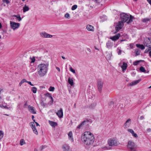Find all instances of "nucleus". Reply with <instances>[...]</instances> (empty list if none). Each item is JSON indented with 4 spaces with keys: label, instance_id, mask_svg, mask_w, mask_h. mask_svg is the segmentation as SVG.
<instances>
[{
    "label": "nucleus",
    "instance_id": "obj_55",
    "mask_svg": "<svg viewBox=\"0 0 151 151\" xmlns=\"http://www.w3.org/2000/svg\"><path fill=\"white\" fill-rule=\"evenodd\" d=\"M140 119L141 120H143L144 119V117L143 116H141L140 117Z\"/></svg>",
    "mask_w": 151,
    "mask_h": 151
},
{
    "label": "nucleus",
    "instance_id": "obj_46",
    "mask_svg": "<svg viewBox=\"0 0 151 151\" xmlns=\"http://www.w3.org/2000/svg\"><path fill=\"white\" fill-rule=\"evenodd\" d=\"M40 103V104L41 105L44 106H45L46 104L44 103V102L43 101H41Z\"/></svg>",
    "mask_w": 151,
    "mask_h": 151
},
{
    "label": "nucleus",
    "instance_id": "obj_3",
    "mask_svg": "<svg viewBox=\"0 0 151 151\" xmlns=\"http://www.w3.org/2000/svg\"><path fill=\"white\" fill-rule=\"evenodd\" d=\"M118 142L114 138H111L108 139V143L110 146H116L117 145Z\"/></svg>",
    "mask_w": 151,
    "mask_h": 151
},
{
    "label": "nucleus",
    "instance_id": "obj_20",
    "mask_svg": "<svg viewBox=\"0 0 151 151\" xmlns=\"http://www.w3.org/2000/svg\"><path fill=\"white\" fill-rule=\"evenodd\" d=\"M128 131L131 133L132 136L134 137L137 138L138 137V136L137 134L134 132V131L132 129H128Z\"/></svg>",
    "mask_w": 151,
    "mask_h": 151
},
{
    "label": "nucleus",
    "instance_id": "obj_34",
    "mask_svg": "<svg viewBox=\"0 0 151 151\" xmlns=\"http://www.w3.org/2000/svg\"><path fill=\"white\" fill-rule=\"evenodd\" d=\"M140 50L139 49H136L135 50L136 56L139 55H140Z\"/></svg>",
    "mask_w": 151,
    "mask_h": 151
},
{
    "label": "nucleus",
    "instance_id": "obj_23",
    "mask_svg": "<svg viewBox=\"0 0 151 151\" xmlns=\"http://www.w3.org/2000/svg\"><path fill=\"white\" fill-rule=\"evenodd\" d=\"M40 35L42 37L48 38V34L45 32L41 33H40Z\"/></svg>",
    "mask_w": 151,
    "mask_h": 151
},
{
    "label": "nucleus",
    "instance_id": "obj_38",
    "mask_svg": "<svg viewBox=\"0 0 151 151\" xmlns=\"http://www.w3.org/2000/svg\"><path fill=\"white\" fill-rule=\"evenodd\" d=\"M4 136V134L3 132L0 130V140L3 138Z\"/></svg>",
    "mask_w": 151,
    "mask_h": 151
},
{
    "label": "nucleus",
    "instance_id": "obj_25",
    "mask_svg": "<svg viewBox=\"0 0 151 151\" xmlns=\"http://www.w3.org/2000/svg\"><path fill=\"white\" fill-rule=\"evenodd\" d=\"M136 46L137 47L139 48L141 50H143L145 48L144 46L142 45L137 44Z\"/></svg>",
    "mask_w": 151,
    "mask_h": 151
},
{
    "label": "nucleus",
    "instance_id": "obj_17",
    "mask_svg": "<svg viewBox=\"0 0 151 151\" xmlns=\"http://www.w3.org/2000/svg\"><path fill=\"white\" fill-rule=\"evenodd\" d=\"M69 139L72 142H73V133L72 131H70L68 134Z\"/></svg>",
    "mask_w": 151,
    "mask_h": 151
},
{
    "label": "nucleus",
    "instance_id": "obj_24",
    "mask_svg": "<svg viewBox=\"0 0 151 151\" xmlns=\"http://www.w3.org/2000/svg\"><path fill=\"white\" fill-rule=\"evenodd\" d=\"M68 83L71 86H73L74 85L73 81L72 78H69L68 79Z\"/></svg>",
    "mask_w": 151,
    "mask_h": 151
},
{
    "label": "nucleus",
    "instance_id": "obj_22",
    "mask_svg": "<svg viewBox=\"0 0 151 151\" xmlns=\"http://www.w3.org/2000/svg\"><path fill=\"white\" fill-rule=\"evenodd\" d=\"M141 81V79H139L138 80L133 81V82H131L130 83V86H134L135 85L137 84V83H139V82Z\"/></svg>",
    "mask_w": 151,
    "mask_h": 151
},
{
    "label": "nucleus",
    "instance_id": "obj_37",
    "mask_svg": "<svg viewBox=\"0 0 151 151\" xmlns=\"http://www.w3.org/2000/svg\"><path fill=\"white\" fill-rule=\"evenodd\" d=\"M77 6L76 5H74L71 8V10H74L77 9Z\"/></svg>",
    "mask_w": 151,
    "mask_h": 151
},
{
    "label": "nucleus",
    "instance_id": "obj_15",
    "mask_svg": "<svg viewBox=\"0 0 151 151\" xmlns=\"http://www.w3.org/2000/svg\"><path fill=\"white\" fill-rule=\"evenodd\" d=\"M57 115L59 118H62L63 115V109L62 108H60L59 110L56 113Z\"/></svg>",
    "mask_w": 151,
    "mask_h": 151
},
{
    "label": "nucleus",
    "instance_id": "obj_21",
    "mask_svg": "<svg viewBox=\"0 0 151 151\" xmlns=\"http://www.w3.org/2000/svg\"><path fill=\"white\" fill-rule=\"evenodd\" d=\"M49 124L52 127H55L57 126L58 125L57 123L54 122H53L51 121H49Z\"/></svg>",
    "mask_w": 151,
    "mask_h": 151
},
{
    "label": "nucleus",
    "instance_id": "obj_50",
    "mask_svg": "<svg viewBox=\"0 0 151 151\" xmlns=\"http://www.w3.org/2000/svg\"><path fill=\"white\" fill-rule=\"evenodd\" d=\"M27 83L31 86H34V85L32 84L30 81H27Z\"/></svg>",
    "mask_w": 151,
    "mask_h": 151
},
{
    "label": "nucleus",
    "instance_id": "obj_43",
    "mask_svg": "<svg viewBox=\"0 0 151 151\" xmlns=\"http://www.w3.org/2000/svg\"><path fill=\"white\" fill-rule=\"evenodd\" d=\"M140 62L139 61H137L133 62V64L134 65H138L139 63Z\"/></svg>",
    "mask_w": 151,
    "mask_h": 151
},
{
    "label": "nucleus",
    "instance_id": "obj_31",
    "mask_svg": "<svg viewBox=\"0 0 151 151\" xmlns=\"http://www.w3.org/2000/svg\"><path fill=\"white\" fill-rule=\"evenodd\" d=\"M32 130H33V132L36 135H37L38 134V132L37 131V130L36 127L33 128L32 129Z\"/></svg>",
    "mask_w": 151,
    "mask_h": 151
},
{
    "label": "nucleus",
    "instance_id": "obj_12",
    "mask_svg": "<svg viewBox=\"0 0 151 151\" xmlns=\"http://www.w3.org/2000/svg\"><path fill=\"white\" fill-rule=\"evenodd\" d=\"M131 124V119H129L127 120L125 122V124L124 125V129H127L128 128Z\"/></svg>",
    "mask_w": 151,
    "mask_h": 151
},
{
    "label": "nucleus",
    "instance_id": "obj_4",
    "mask_svg": "<svg viewBox=\"0 0 151 151\" xmlns=\"http://www.w3.org/2000/svg\"><path fill=\"white\" fill-rule=\"evenodd\" d=\"M120 17L121 20V22L122 23L126 22L129 19V15L124 13L120 14Z\"/></svg>",
    "mask_w": 151,
    "mask_h": 151
},
{
    "label": "nucleus",
    "instance_id": "obj_59",
    "mask_svg": "<svg viewBox=\"0 0 151 151\" xmlns=\"http://www.w3.org/2000/svg\"><path fill=\"white\" fill-rule=\"evenodd\" d=\"M23 83L21 81L19 83V86H21L22 84Z\"/></svg>",
    "mask_w": 151,
    "mask_h": 151
},
{
    "label": "nucleus",
    "instance_id": "obj_60",
    "mask_svg": "<svg viewBox=\"0 0 151 151\" xmlns=\"http://www.w3.org/2000/svg\"><path fill=\"white\" fill-rule=\"evenodd\" d=\"M46 147L45 146H42V148L41 149V150H42V149H44L45 148V147Z\"/></svg>",
    "mask_w": 151,
    "mask_h": 151
},
{
    "label": "nucleus",
    "instance_id": "obj_16",
    "mask_svg": "<svg viewBox=\"0 0 151 151\" xmlns=\"http://www.w3.org/2000/svg\"><path fill=\"white\" fill-rule=\"evenodd\" d=\"M120 36V34L119 33H118L114 36L111 37L110 39L113 40L115 41L118 40Z\"/></svg>",
    "mask_w": 151,
    "mask_h": 151
},
{
    "label": "nucleus",
    "instance_id": "obj_36",
    "mask_svg": "<svg viewBox=\"0 0 151 151\" xmlns=\"http://www.w3.org/2000/svg\"><path fill=\"white\" fill-rule=\"evenodd\" d=\"M25 143V142L24 140L23 139H22L20 140V144L21 145H23Z\"/></svg>",
    "mask_w": 151,
    "mask_h": 151
},
{
    "label": "nucleus",
    "instance_id": "obj_39",
    "mask_svg": "<svg viewBox=\"0 0 151 151\" xmlns=\"http://www.w3.org/2000/svg\"><path fill=\"white\" fill-rule=\"evenodd\" d=\"M150 19L147 18H145L142 20V21L144 22H147L149 21H150Z\"/></svg>",
    "mask_w": 151,
    "mask_h": 151
},
{
    "label": "nucleus",
    "instance_id": "obj_10",
    "mask_svg": "<svg viewBox=\"0 0 151 151\" xmlns=\"http://www.w3.org/2000/svg\"><path fill=\"white\" fill-rule=\"evenodd\" d=\"M123 24V23L121 22V21H119L118 22V24L115 27V29L116 30V32H117L122 28Z\"/></svg>",
    "mask_w": 151,
    "mask_h": 151
},
{
    "label": "nucleus",
    "instance_id": "obj_29",
    "mask_svg": "<svg viewBox=\"0 0 151 151\" xmlns=\"http://www.w3.org/2000/svg\"><path fill=\"white\" fill-rule=\"evenodd\" d=\"M112 54L111 53H108L106 56V58L107 59L110 60L111 59Z\"/></svg>",
    "mask_w": 151,
    "mask_h": 151
},
{
    "label": "nucleus",
    "instance_id": "obj_5",
    "mask_svg": "<svg viewBox=\"0 0 151 151\" xmlns=\"http://www.w3.org/2000/svg\"><path fill=\"white\" fill-rule=\"evenodd\" d=\"M104 83V81L101 79H99L97 82V86L99 91L101 93Z\"/></svg>",
    "mask_w": 151,
    "mask_h": 151
},
{
    "label": "nucleus",
    "instance_id": "obj_41",
    "mask_svg": "<svg viewBox=\"0 0 151 151\" xmlns=\"http://www.w3.org/2000/svg\"><path fill=\"white\" fill-rule=\"evenodd\" d=\"M55 89V88L53 87L50 86L49 88V90L50 91H53Z\"/></svg>",
    "mask_w": 151,
    "mask_h": 151
},
{
    "label": "nucleus",
    "instance_id": "obj_54",
    "mask_svg": "<svg viewBox=\"0 0 151 151\" xmlns=\"http://www.w3.org/2000/svg\"><path fill=\"white\" fill-rule=\"evenodd\" d=\"M52 37V35L48 34V38H51Z\"/></svg>",
    "mask_w": 151,
    "mask_h": 151
},
{
    "label": "nucleus",
    "instance_id": "obj_58",
    "mask_svg": "<svg viewBox=\"0 0 151 151\" xmlns=\"http://www.w3.org/2000/svg\"><path fill=\"white\" fill-rule=\"evenodd\" d=\"M35 124H36V125L37 126H40V125L37 122H35Z\"/></svg>",
    "mask_w": 151,
    "mask_h": 151
},
{
    "label": "nucleus",
    "instance_id": "obj_33",
    "mask_svg": "<svg viewBox=\"0 0 151 151\" xmlns=\"http://www.w3.org/2000/svg\"><path fill=\"white\" fill-rule=\"evenodd\" d=\"M37 88L36 87H34L32 88V91L34 93H36L37 92Z\"/></svg>",
    "mask_w": 151,
    "mask_h": 151
},
{
    "label": "nucleus",
    "instance_id": "obj_28",
    "mask_svg": "<svg viewBox=\"0 0 151 151\" xmlns=\"http://www.w3.org/2000/svg\"><path fill=\"white\" fill-rule=\"evenodd\" d=\"M46 95L51 99L50 101L52 102L53 101V98L51 96V94L49 93H47Z\"/></svg>",
    "mask_w": 151,
    "mask_h": 151
},
{
    "label": "nucleus",
    "instance_id": "obj_49",
    "mask_svg": "<svg viewBox=\"0 0 151 151\" xmlns=\"http://www.w3.org/2000/svg\"><path fill=\"white\" fill-rule=\"evenodd\" d=\"M21 81L23 83H24V82L27 83V81L25 79H23Z\"/></svg>",
    "mask_w": 151,
    "mask_h": 151
},
{
    "label": "nucleus",
    "instance_id": "obj_6",
    "mask_svg": "<svg viewBox=\"0 0 151 151\" xmlns=\"http://www.w3.org/2000/svg\"><path fill=\"white\" fill-rule=\"evenodd\" d=\"M128 148L131 151H135L136 147L134 143L132 141H129L127 145Z\"/></svg>",
    "mask_w": 151,
    "mask_h": 151
},
{
    "label": "nucleus",
    "instance_id": "obj_14",
    "mask_svg": "<svg viewBox=\"0 0 151 151\" xmlns=\"http://www.w3.org/2000/svg\"><path fill=\"white\" fill-rule=\"evenodd\" d=\"M28 109L29 111L31 113L33 114H36V113L34 107L30 105L28 106Z\"/></svg>",
    "mask_w": 151,
    "mask_h": 151
},
{
    "label": "nucleus",
    "instance_id": "obj_61",
    "mask_svg": "<svg viewBox=\"0 0 151 151\" xmlns=\"http://www.w3.org/2000/svg\"><path fill=\"white\" fill-rule=\"evenodd\" d=\"M149 50L148 49V50L146 49V50L145 51V52L147 53Z\"/></svg>",
    "mask_w": 151,
    "mask_h": 151
},
{
    "label": "nucleus",
    "instance_id": "obj_2",
    "mask_svg": "<svg viewBox=\"0 0 151 151\" xmlns=\"http://www.w3.org/2000/svg\"><path fill=\"white\" fill-rule=\"evenodd\" d=\"M48 65L44 63L39 64L37 67L38 73L41 77H43L46 75L48 69Z\"/></svg>",
    "mask_w": 151,
    "mask_h": 151
},
{
    "label": "nucleus",
    "instance_id": "obj_19",
    "mask_svg": "<svg viewBox=\"0 0 151 151\" xmlns=\"http://www.w3.org/2000/svg\"><path fill=\"white\" fill-rule=\"evenodd\" d=\"M86 28L88 30L90 31H94V27L92 25L88 24L87 25Z\"/></svg>",
    "mask_w": 151,
    "mask_h": 151
},
{
    "label": "nucleus",
    "instance_id": "obj_40",
    "mask_svg": "<svg viewBox=\"0 0 151 151\" xmlns=\"http://www.w3.org/2000/svg\"><path fill=\"white\" fill-rule=\"evenodd\" d=\"M117 52L119 55L121 54L122 50L120 49L119 47H118L117 48Z\"/></svg>",
    "mask_w": 151,
    "mask_h": 151
},
{
    "label": "nucleus",
    "instance_id": "obj_62",
    "mask_svg": "<svg viewBox=\"0 0 151 151\" xmlns=\"http://www.w3.org/2000/svg\"><path fill=\"white\" fill-rule=\"evenodd\" d=\"M149 54L150 56L151 57V51H150L149 52Z\"/></svg>",
    "mask_w": 151,
    "mask_h": 151
},
{
    "label": "nucleus",
    "instance_id": "obj_7",
    "mask_svg": "<svg viewBox=\"0 0 151 151\" xmlns=\"http://www.w3.org/2000/svg\"><path fill=\"white\" fill-rule=\"evenodd\" d=\"M89 122V121L87 119L84 121L78 126L77 128L80 129L83 127H86L88 125Z\"/></svg>",
    "mask_w": 151,
    "mask_h": 151
},
{
    "label": "nucleus",
    "instance_id": "obj_1",
    "mask_svg": "<svg viewBox=\"0 0 151 151\" xmlns=\"http://www.w3.org/2000/svg\"><path fill=\"white\" fill-rule=\"evenodd\" d=\"M81 139L86 145H90L93 143L94 138L93 134L90 132H86L82 134Z\"/></svg>",
    "mask_w": 151,
    "mask_h": 151
},
{
    "label": "nucleus",
    "instance_id": "obj_27",
    "mask_svg": "<svg viewBox=\"0 0 151 151\" xmlns=\"http://www.w3.org/2000/svg\"><path fill=\"white\" fill-rule=\"evenodd\" d=\"M13 16L14 17H17V18L18 19L19 21H21L22 20V19L21 18L20 16L19 15H14Z\"/></svg>",
    "mask_w": 151,
    "mask_h": 151
},
{
    "label": "nucleus",
    "instance_id": "obj_9",
    "mask_svg": "<svg viewBox=\"0 0 151 151\" xmlns=\"http://www.w3.org/2000/svg\"><path fill=\"white\" fill-rule=\"evenodd\" d=\"M144 45L145 46L151 49V38H146L144 41Z\"/></svg>",
    "mask_w": 151,
    "mask_h": 151
},
{
    "label": "nucleus",
    "instance_id": "obj_57",
    "mask_svg": "<svg viewBox=\"0 0 151 151\" xmlns=\"http://www.w3.org/2000/svg\"><path fill=\"white\" fill-rule=\"evenodd\" d=\"M147 131L150 132L151 131V129L150 128H148L147 129Z\"/></svg>",
    "mask_w": 151,
    "mask_h": 151
},
{
    "label": "nucleus",
    "instance_id": "obj_18",
    "mask_svg": "<svg viewBox=\"0 0 151 151\" xmlns=\"http://www.w3.org/2000/svg\"><path fill=\"white\" fill-rule=\"evenodd\" d=\"M127 67V64L124 62L123 63V65L121 66V68H122V71L124 72V70H126Z\"/></svg>",
    "mask_w": 151,
    "mask_h": 151
},
{
    "label": "nucleus",
    "instance_id": "obj_26",
    "mask_svg": "<svg viewBox=\"0 0 151 151\" xmlns=\"http://www.w3.org/2000/svg\"><path fill=\"white\" fill-rule=\"evenodd\" d=\"M29 10V7L26 6L25 5L23 8V12H25L27 11H28Z\"/></svg>",
    "mask_w": 151,
    "mask_h": 151
},
{
    "label": "nucleus",
    "instance_id": "obj_32",
    "mask_svg": "<svg viewBox=\"0 0 151 151\" xmlns=\"http://www.w3.org/2000/svg\"><path fill=\"white\" fill-rule=\"evenodd\" d=\"M133 17L131 15H130L129 18V21L127 22V24H129L130 22H131L132 21Z\"/></svg>",
    "mask_w": 151,
    "mask_h": 151
},
{
    "label": "nucleus",
    "instance_id": "obj_11",
    "mask_svg": "<svg viewBox=\"0 0 151 151\" xmlns=\"http://www.w3.org/2000/svg\"><path fill=\"white\" fill-rule=\"evenodd\" d=\"M63 151H71L69 145L67 144H63L62 147Z\"/></svg>",
    "mask_w": 151,
    "mask_h": 151
},
{
    "label": "nucleus",
    "instance_id": "obj_56",
    "mask_svg": "<svg viewBox=\"0 0 151 151\" xmlns=\"http://www.w3.org/2000/svg\"><path fill=\"white\" fill-rule=\"evenodd\" d=\"M148 2L151 5V0H147Z\"/></svg>",
    "mask_w": 151,
    "mask_h": 151
},
{
    "label": "nucleus",
    "instance_id": "obj_13",
    "mask_svg": "<svg viewBox=\"0 0 151 151\" xmlns=\"http://www.w3.org/2000/svg\"><path fill=\"white\" fill-rule=\"evenodd\" d=\"M113 45V42L111 40H109L106 43V47L109 49H111Z\"/></svg>",
    "mask_w": 151,
    "mask_h": 151
},
{
    "label": "nucleus",
    "instance_id": "obj_35",
    "mask_svg": "<svg viewBox=\"0 0 151 151\" xmlns=\"http://www.w3.org/2000/svg\"><path fill=\"white\" fill-rule=\"evenodd\" d=\"M29 125L32 127V129L33 128L35 127V123L33 122H31L30 123Z\"/></svg>",
    "mask_w": 151,
    "mask_h": 151
},
{
    "label": "nucleus",
    "instance_id": "obj_48",
    "mask_svg": "<svg viewBox=\"0 0 151 151\" xmlns=\"http://www.w3.org/2000/svg\"><path fill=\"white\" fill-rule=\"evenodd\" d=\"M24 108H26V107L27 106V101H24Z\"/></svg>",
    "mask_w": 151,
    "mask_h": 151
},
{
    "label": "nucleus",
    "instance_id": "obj_45",
    "mask_svg": "<svg viewBox=\"0 0 151 151\" xmlns=\"http://www.w3.org/2000/svg\"><path fill=\"white\" fill-rule=\"evenodd\" d=\"M65 17L66 18H69L70 17V15L68 13H66L65 14Z\"/></svg>",
    "mask_w": 151,
    "mask_h": 151
},
{
    "label": "nucleus",
    "instance_id": "obj_51",
    "mask_svg": "<svg viewBox=\"0 0 151 151\" xmlns=\"http://www.w3.org/2000/svg\"><path fill=\"white\" fill-rule=\"evenodd\" d=\"M31 63H34L35 61V59L34 57L31 58Z\"/></svg>",
    "mask_w": 151,
    "mask_h": 151
},
{
    "label": "nucleus",
    "instance_id": "obj_44",
    "mask_svg": "<svg viewBox=\"0 0 151 151\" xmlns=\"http://www.w3.org/2000/svg\"><path fill=\"white\" fill-rule=\"evenodd\" d=\"M96 106V104H94V103H93L92 104H91L90 106V108H93V107H94Z\"/></svg>",
    "mask_w": 151,
    "mask_h": 151
},
{
    "label": "nucleus",
    "instance_id": "obj_64",
    "mask_svg": "<svg viewBox=\"0 0 151 151\" xmlns=\"http://www.w3.org/2000/svg\"><path fill=\"white\" fill-rule=\"evenodd\" d=\"M34 151H38V150L36 149L35 148L34 150Z\"/></svg>",
    "mask_w": 151,
    "mask_h": 151
},
{
    "label": "nucleus",
    "instance_id": "obj_47",
    "mask_svg": "<svg viewBox=\"0 0 151 151\" xmlns=\"http://www.w3.org/2000/svg\"><path fill=\"white\" fill-rule=\"evenodd\" d=\"M4 2L6 3L7 4L10 3L9 1L8 0H3Z\"/></svg>",
    "mask_w": 151,
    "mask_h": 151
},
{
    "label": "nucleus",
    "instance_id": "obj_63",
    "mask_svg": "<svg viewBox=\"0 0 151 151\" xmlns=\"http://www.w3.org/2000/svg\"><path fill=\"white\" fill-rule=\"evenodd\" d=\"M62 58L64 60H65L66 59L63 56H62Z\"/></svg>",
    "mask_w": 151,
    "mask_h": 151
},
{
    "label": "nucleus",
    "instance_id": "obj_8",
    "mask_svg": "<svg viewBox=\"0 0 151 151\" xmlns=\"http://www.w3.org/2000/svg\"><path fill=\"white\" fill-rule=\"evenodd\" d=\"M10 24L11 28L14 30L18 29L20 25L19 23H17L11 21H10Z\"/></svg>",
    "mask_w": 151,
    "mask_h": 151
},
{
    "label": "nucleus",
    "instance_id": "obj_42",
    "mask_svg": "<svg viewBox=\"0 0 151 151\" xmlns=\"http://www.w3.org/2000/svg\"><path fill=\"white\" fill-rule=\"evenodd\" d=\"M70 71H71V72H72V73H76V72H75V70H73L72 67H70Z\"/></svg>",
    "mask_w": 151,
    "mask_h": 151
},
{
    "label": "nucleus",
    "instance_id": "obj_52",
    "mask_svg": "<svg viewBox=\"0 0 151 151\" xmlns=\"http://www.w3.org/2000/svg\"><path fill=\"white\" fill-rule=\"evenodd\" d=\"M56 69L59 71V72H60V68L58 67H56Z\"/></svg>",
    "mask_w": 151,
    "mask_h": 151
},
{
    "label": "nucleus",
    "instance_id": "obj_53",
    "mask_svg": "<svg viewBox=\"0 0 151 151\" xmlns=\"http://www.w3.org/2000/svg\"><path fill=\"white\" fill-rule=\"evenodd\" d=\"M86 50L88 51L89 52H91V50L89 48H86Z\"/></svg>",
    "mask_w": 151,
    "mask_h": 151
},
{
    "label": "nucleus",
    "instance_id": "obj_30",
    "mask_svg": "<svg viewBox=\"0 0 151 151\" xmlns=\"http://www.w3.org/2000/svg\"><path fill=\"white\" fill-rule=\"evenodd\" d=\"M139 70L142 72L146 73V70L145 69V68L141 66L139 68Z\"/></svg>",
    "mask_w": 151,
    "mask_h": 151
}]
</instances>
